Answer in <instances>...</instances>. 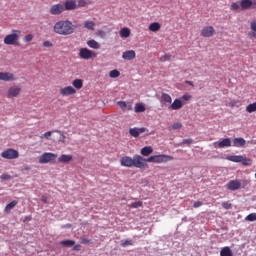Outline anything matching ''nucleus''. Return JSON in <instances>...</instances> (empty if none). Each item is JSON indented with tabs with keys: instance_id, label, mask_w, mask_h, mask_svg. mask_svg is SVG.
<instances>
[{
	"instance_id": "1",
	"label": "nucleus",
	"mask_w": 256,
	"mask_h": 256,
	"mask_svg": "<svg viewBox=\"0 0 256 256\" xmlns=\"http://www.w3.org/2000/svg\"><path fill=\"white\" fill-rule=\"evenodd\" d=\"M76 26L71 20L57 21L53 26V31L57 35H73L75 33Z\"/></svg>"
},
{
	"instance_id": "2",
	"label": "nucleus",
	"mask_w": 256,
	"mask_h": 256,
	"mask_svg": "<svg viewBox=\"0 0 256 256\" xmlns=\"http://www.w3.org/2000/svg\"><path fill=\"white\" fill-rule=\"evenodd\" d=\"M227 161H231L232 163H242L244 167H249L253 165V160L241 155H229L226 157Z\"/></svg>"
},
{
	"instance_id": "3",
	"label": "nucleus",
	"mask_w": 256,
	"mask_h": 256,
	"mask_svg": "<svg viewBox=\"0 0 256 256\" xmlns=\"http://www.w3.org/2000/svg\"><path fill=\"white\" fill-rule=\"evenodd\" d=\"M21 35L20 30H12L11 34H8L4 37L5 45H19V37Z\"/></svg>"
},
{
	"instance_id": "4",
	"label": "nucleus",
	"mask_w": 256,
	"mask_h": 256,
	"mask_svg": "<svg viewBox=\"0 0 256 256\" xmlns=\"http://www.w3.org/2000/svg\"><path fill=\"white\" fill-rule=\"evenodd\" d=\"M38 161L41 165H47V163H57V154L51 152H45L39 156Z\"/></svg>"
},
{
	"instance_id": "5",
	"label": "nucleus",
	"mask_w": 256,
	"mask_h": 256,
	"mask_svg": "<svg viewBox=\"0 0 256 256\" xmlns=\"http://www.w3.org/2000/svg\"><path fill=\"white\" fill-rule=\"evenodd\" d=\"M173 156L160 154V155H153L150 156L146 161L147 163H168V161H173Z\"/></svg>"
},
{
	"instance_id": "6",
	"label": "nucleus",
	"mask_w": 256,
	"mask_h": 256,
	"mask_svg": "<svg viewBox=\"0 0 256 256\" xmlns=\"http://www.w3.org/2000/svg\"><path fill=\"white\" fill-rule=\"evenodd\" d=\"M79 57L80 59L89 61V59H95V57H97V53L89 50V48H81L79 50Z\"/></svg>"
},
{
	"instance_id": "7",
	"label": "nucleus",
	"mask_w": 256,
	"mask_h": 256,
	"mask_svg": "<svg viewBox=\"0 0 256 256\" xmlns=\"http://www.w3.org/2000/svg\"><path fill=\"white\" fill-rule=\"evenodd\" d=\"M21 87L18 85H13L8 88L6 92V97L8 99H15V97H19L21 95Z\"/></svg>"
},
{
	"instance_id": "8",
	"label": "nucleus",
	"mask_w": 256,
	"mask_h": 256,
	"mask_svg": "<svg viewBox=\"0 0 256 256\" xmlns=\"http://www.w3.org/2000/svg\"><path fill=\"white\" fill-rule=\"evenodd\" d=\"M132 160L133 167H136L137 169H145V167H147V159L143 158L141 155H134Z\"/></svg>"
},
{
	"instance_id": "9",
	"label": "nucleus",
	"mask_w": 256,
	"mask_h": 256,
	"mask_svg": "<svg viewBox=\"0 0 256 256\" xmlns=\"http://www.w3.org/2000/svg\"><path fill=\"white\" fill-rule=\"evenodd\" d=\"M1 157L3 159H9V160L19 159V151L15 150L13 148H8L1 153Z\"/></svg>"
},
{
	"instance_id": "10",
	"label": "nucleus",
	"mask_w": 256,
	"mask_h": 256,
	"mask_svg": "<svg viewBox=\"0 0 256 256\" xmlns=\"http://www.w3.org/2000/svg\"><path fill=\"white\" fill-rule=\"evenodd\" d=\"M241 11L256 9V0H240Z\"/></svg>"
},
{
	"instance_id": "11",
	"label": "nucleus",
	"mask_w": 256,
	"mask_h": 256,
	"mask_svg": "<svg viewBox=\"0 0 256 256\" xmlns=\"http://www.w3.org/2000/svg\"><path fill=\"white\" fill-rule=\"evenodd\" d=\"M65 11V6L61 3L54 4L50 7L49 13L50 15H61Z\"/></svg>"
},
{
	"instance_id": "12",
	"label": "nucleus",
	"mask_w": 256,
	"mask_h": 256,
	"mask_svg": "<svg viewBox=\"0 0 256 256\" xmlns=\"http://www.w3.org/2000/svg\"><path fill=\"white\" fill-rule=\"evenodd\" d=\"M75 93H77V90L73 86H65L59 90L62 97H69V95H75Z\"/></svg>"
},
{
	"instance_id": "13",
	"label": "nucleus",
	"mask_w": 256,
	"mask_h": 256,
	"mask_svg": "<svg viewBox=\"0 0 256 256\" xmlns=\"http://www.w3.org/2000/svg\"><path fill=\"white\" fill-rule=\"evenodd\" d=\"M201 37H213L215 35V28L213 26H205L200 32Z\"/></svg>"
},
{
	"instance_id": "14",
	"label": "nucleus",
	"mask_w": 256,
	"mask_h": 256,
	"mask_svg": "<svg viewBox=\"0 0 256 256\" xmlns=\"http://www.w3.org/2000/svg\"><path fill=\"white\" fill-rule=\"evenodd\" d=\"M226 189H228L229 191H237V190L241 189V181H239V180H230L226 184Z\"/></svg>"
},
{
	"instance_id": "15",
	"label": "nucleus",
	"mask_w": 256,
	"mask_h": 256,
	"mask_svg": "<svg viewBox=\"0 0 256 256\" xmlns=\"http://www.w3.org/2000/svg\"><path fill=\"white\" fill-rule=\"evenodd\" d=\"M149 130L145 127H142V128H137V127H134V128H130L129 129V133L131 135V137H139V135L143 134V133H147Z\"/></svg>"
},
{
	"instance_id": "16",
	"label": "nucleus",
	"mask_w": 256,
	"mask_h": 256,
	"mask_svg": "<svg viewBox=\"0 0 256 256\" xmlns=\"http://www.w3.org/2000/svg\"><path fill=\"white\" fill-rule=\"evenodd\" d=\"M17 78L15 77V74L11 72H0V81H16Z\"/></svg>"
},
{
	"instance_id": "17",
	"label": "nucleus",
	"mask_w": 256,
	"mask_h": 256,
	"mask_svg": "<svg viewBox=\"0 0 256 256\" xmlns=\"http://www.w3.org/2000/svg\"><path fill=\"white\" fill-rule=\"evenodd\" d=\"M63 5L64 11H75V9H78L77 1L75 0H66Z\"/></svg>"
},
{
	"instance_id": "18",
	"label": "nucleus",
	"mask_w": 256,
	"mask_h": 256,
	"mask_svg": "<svg viewBox=\"0 0 256 256\" xmlns=\"http://www.w3.org/2000/svg\"><path fill=\"white\" fill-rule=\"evenodd\" d=\"M183 108V101L181 99L177 98L173 101V103L168 107V109H171V111H179V109Z\"/></svg>"
},
{
	"instance_id": "19",
	"label": "nucleus",
	"mask_w": 256,
	"mask_h": 256,
	"mask_svg": "<svg viewBox=\"0 0 256 256\" xmlns=\"http://www.w3.org/2000/svg\"><path fill=\"white\" fill-rule=\"evenodd\" d=\"M135 57H137L135 50H128V51L123 52V54H122V58L125 61H133V59H135Z\"/></svg>"
},
{
	"instance_id": "20",
	"label": "nucleus",
	"mask_w": 256,
	"mask_h": 256,
	"mask_svg": "<svg viewBox=\"0 0 256 256\" xmlns=\"http://www.w3.org/2000/svg\"><path fill=\"white\" fill-rule=\"evenodd\" d=\"M120 165L122 167H133V158L129 156H124L120 158Z\"/></svg>"
},
{
	"instance_id": "21",
	"label": "nucleus",
	"mask_w": 256,
	"mask_h": 256,
	"mask_svg": "<svg viewBox=\"0 0 256 256\" xmlns=\"http://www.w3.org/2000/svg\"><path fill=\"white\" fill-rule=\"evenodd\" d=\"M214 145H217L219 149H224V147H231V138H225L219 142H214Z\"/></svg>"
},
{
	"instance_id": "22",
	"label": "nucleus",
	"mask_w": 256,
	"mask_h": 256,
	"mask_svg": "<svg viewBox=\"0 0 256 256\" xmlns=\"http://www.w3.org/2000/svg\"><path fill=\"white\" fill-rule=\"evenodd\" d=\"M73 161V155L71 154H62L58 158V163H71Z\"/></svg>"
},
{
	"instance_id": "23",
	"label": "nucleus",
	"mask_w": 256,
	"mask_h": 256,
	"mask_svg": "<svg viewBox=\"0 0 256 256\" xmlns=\"http://www.w3.org/2000/svg\"><path fill=\"white\" fill-rule=\"evenodd\" d=\"M117 104L123 111H133V105H131V103L119 101Z\"/></svg>"
},
{
	"instance_id": "24",
	"label": "nucleus",
	"mask_w": 256,
	"mask_h": 256,
	"mask_svg": "<svg viewBox=\"0 0 256 256\" xmlns=\"http://www.w3.org/2000/svg\"><path fill=\"white\" fill-rule=\"evenodd\" d=\"M246 143L247 142L241 137L234 138L232 147H245Z\"/></svg>"
},
{
	"instance_id": "25",
	"label": "nucleus",
	"mask_w": 256,
	"mask_h": 256,
	"mask_svg": "<svg viewBox=\"0 0 256 256\" xmlns=\"http://www.w3.org/2000/svg\"><path fill=\"white\" fill-rule=\"evenodd\" d=\"M140 153L143 157H149V155L153 153V147L145 146L144 148L141 149Z\"/></svg>"
},
{
	"instance_id": "26",
	"label": "nucleus",
	"mask_w": 256,
	"mask_h": 256,
	"mask_svg": "<svg viewBox=\"0 0 256 256\" xmlns=\"http://www.w3.org/2000/svg\"><path fill=\"white\" fill-rule=\"evenodd\" d=\"M96 24L91 20H86L84 22V29H88V31H95Z\"/></svg>"
},
{
	"instance_id": "27",
	"label": "nucleus",
	"mask_w": 256,
	"mask_h": 256,
	"mask_svg": "<svg viewBox=\"0 0 256 256\" xmlns=\"http://www.w3.org/2000/svg\"><path fill=\"white\" fill-rule=\"evenodd\" d=\"M220 256H233V251L230 247L225 246L221 249Z\"/></svg>"
},
{
	"instance_id": "28",
	"label": "nucleus",
	"mask_w": 256,
	"mask_h": 256,
	"mask_svg": "<svg viewBox=\"0 0 256 256\" xmlns=\"http://www.w3.org/2000/svg\"><path fill=\"white\" fill-rule=\"evenodd\" d=\"M86 43H87L88 47H90V49H99L101 47L99 42H97L93 39L88 40Z\"/></svg>"
},
{
	"instance_id": "29",
	"label": "nucleus",
	"mask_w": 256,
	"mask_h": 256,
	"mask_svg": "<svg viewBox=\"0 0 256 256\" xmlns=\"http://www.w3.org/2000/svg\"><path fill=\"white\" fill-rule=\"evenodd\" d=\"M161 102L162 103H173V98H171V95L167 94V93H163L161 95Z\"/></svg>"
},
{
	"instance_id": "30",
	"label": "nucleus",
	"mask_w": 256,
	"mask_h": 256,
	"mask_svg": "<svg viewBox=\"0 0 256 256\" xmlns=\"http://www.w3.org/2000/svg\"><path fill=\"white\" fill-rule=\"evenodd\" d=\"M161 29V24L159 22H153L149 25V31H152L153 33H156V31H159Z\"/></svg>"
},
{
	"instance_id": "31",
	"label": "nucleus",
	"mask_w": 256,
	"mask_h": 256,
	"mask_svg": "<svg viewBox=\"0 0 256 256\" xmlns=\"http://www.w3.org/2000/svg\"><path fill=\"white\" fill-rule=\"evenodd\" d=\"M19 202L17 200H13L11 201L9 204L6 205L5 207V212L6 213H11V210L15 208V206L18 204Z\"/></svg>"
},
{
	"instance_id": "32",
	"label": "nucleus",
	"mask_w": 256,
	"mask_h": 256,
	"mask_svg": "<svg viewBox=\"0 0 256 256\" xmlns=\"http://www.w3.org/2000/svg\"><path fill=\"white\" fill-rule=\"evenodd\" d=\"M119 34L120 37L127 39L131 35V30L129 28H122Z\"/></svg>"
},
{
	"instance_id": "33",
	"label": "nucleus",
	"mask_w": 256,
	"mask_h": 256,
	"mask_svg": "<svg viewBox=\"0 0 256 256\" xmlns=\"http://www.w3.org/2000/svg\"><path fill=\"white\" fill-rule=\"evenodd\" d=\"M134 111L135 113H145V105L143 103H136Z\"/></svg>"
},
{
	"instance_id": "34",
	"label": "nucleus",
	"mask_w": 256,
	"mask_h": 256,
	"mask_svg": "<svg viewBox=\"0 0 256 256\" xmlns=\"http://www.w3.org/2000/svg\"><path fill=\"white\" fill-rule=\"evenodd\" d=\"M73 87H75V89L79 90V89H83V80L81 79H75L72 82Z\"/></svg>"
},
{
	"instance_id": "35",
	"label": "nucleus",
	"mask_w": 256,
	"mask_h": 256,
	"mask_svg": "<svg viewBox=\"0 0 256 256\" xmlns=\"http://www.w3.org/2000/svg\"><path fill=\"white\" fill-rule=\"evenodd\" d=\"M60 245H63V247H73L75 240H63L60 242Z\"/></svg>"
},
{
	"instance_id": "36",
	"label": "nucleus",
	"mask_w": 256,
	"mask_h": 256,
	"mask_svg": "<svg viewBox=\"0 0 256 256\" xmlns=\"http://www.w3.org/2000/svg\"><path fill=\"white\" fill-rule=\"evenodd\" d=\"M231 11H241V4H238L237 2H232L230 5Z\"/></svg>"
},
{
	"instance_id": "37",
	"label": "nucleus",
	"mask_w": 256,
	"mask_h": 256,
	"mask_svg": "<svg viewBox=\"0 0 256 256\" xmlns=\"http://www.w3.org/2000/svg\"><path fill=\"white\" fill-rule=\"evenodd\" d=\"M246 111H247V113H255V111H256V102H254L252 104H249L246 107Z\"/></svg>"
},
{
	"instance_id": "38",
	"label": "nucleus",
	"mask_w": 256,
	"mask_h": 256,
	"mask_svg": "<svg viewBox=\"0 0 256 256\" xmlns=\"http://www.w3.org/2000/svg\"><path fill=\"white\" fill-rule=\"evenodd\" d=\"M87 5H91V1L89 0H78L77 6L79 7H87Z\"/></svg>"
},
{
	"instance_id": "39",
	"label": "nucleus",
	"mask_w": 256,
	"mask_h": 256,
	"mask_svg": "<svg viewBox=\"0 0 256 256\" xmlns=\"http://www.w3.org/2000/svg\"><path fill=\"white\" fill-rule=\"evenodd\" d=\"M131 209H139V207H143V202L138 201V202H133L129 205Z\"/></svg>"
},
{
	"instance_id": "40",
	"label": "nucleus",
	"mask_w": 256,
	"mask_h": 256,
	"mask_svg": "<svg viewBox=\"0 0 256 256\" xmlns=\"http://www.w3.org/2000/svg\"><path fill=\"white\" fill-rule=\"evenodd\" d=\"M119 75H121V72H119L118 70H112L109 73V77H111V79H117Z\"/></svg>"
},
{
	"instance_id": "41",
	"label": "nucleus",
	"mask_w": 256,
	"mask_h": 256,
	"mask_svg": "<svg viewBox=\"0 0 256 256\" xmlns=\"http://www.w3.org/2000/svg\"><path fill=\"white\" fill-rule=\"evenodd\" d=\"M245 221H250V222L256 221V213H251L248 216H246Z\"/></svg>"
},
{
	"instance_id": "42",
	"label": "nucleus",
	"mask_w": 256,
	"mask_h": 256,
	"mask_svg": "<svg viewBox=\"0 0 256 256\" xmlns=\"http://www.w3.org/2000/svg\"><path fill=\"white\" fill-rule=\"evenodd\" d=\"M241 105V102L239 100H231L229 102V107H239Z\"/></svg>"
},
{
	"instance_id": "43",
	"label": "nucleus",
	"mask_w": 256,
	"mask_h": 256,
	"mask_svg": "<svg viewBox=\"0 0 256 256\" xmlns=\"http://www.w3.org/2000/svg\"><path fill=\"white\" fill-rule=\"evenodd\" d=\"M129 245H133V240L121 241V247H129Z\"/></svg>"
},
{
	"instance_id": "44",
	"label": "nucleus",
	"mask_w": 256,
	"mask_h": 256,
	"mask_svg": "<svg viewBox=\"0 0 256 256\" xmlns=\"http://www.w3.org/2000/svg\"><path fill=\"white\" fill-rule=\"evenodd\" d=\"M222 207L223 209H232L233 205L229 201H226L222 203Z\"/></svg>"
},
{
	"instance_id": "45",
	"label": "nucleus",
	"mask_w": 256,
	"mask_h": 256,
	"mask_svg": "<svg viewBox=\"0 0 256 256\" xmlns=\"http://www.w3.org/2000/svg\"><path fill=\"white\" fill-rule=\"evenodd\" d=\"M33 34H28L24 37V41L25 43H31V41H33Z\"/></svg>"
},
{
	"instance_id": "46",
	"label": "nucleus",
	"mask_w": 256,
	"mask_h": 256,
	"mask_svg": "<svg viewBox=\"0 0 256 256\" xmlns=\"http://www.w3.org/2000/svg\"><path fill=\"white\" fill-rule=\"evenodd\" d=\"M43 47H46L47 49L53 47V42L49 41V40H46L43 42Z\"/></svg>"
},
{
	"instance_id": "47",
	"label": "nucleus",
	"mask_w": 256,
	"mask_h": 256,
	"mask_svg": "<svg viewBox=\"0 0 256 256\" xmlns=\"http://www.w3.org/2000/svg\"><path fill=\"white\" fill-rule=\"evenodd\" d=\"M181 127H183V124H181V122H176L172 125L171 129L177 130L181 129Z\"/></svg>"
},
{
	"instance_id": "48",
	"label": "nucleus",
	"mask_w": 256,
	"mask_h": 256,
	"mask_svg": "<svg viewBox=\"0 0 256 256\" xmlns=\"http://www.w3.org/2000/svg\"><path fill=\"white\" fill-rule=\"evenodd\" d=\"M51 135H53V131H48V132H45L42 136H40V138L43 139L44 137L45 139H49Z\"/></svg>"
},
{
	"instance_id": "49",
	"label": "nucleus",
	"mask_w": 256,
	"mask_h": 256,
	"mask_svg": "<svg viewBox=\"0 0 256 256\" xmlns=\"http://www.w3.org/2000/svg\"><path fill=\"white\" fill-rule=\"evenodd\" d=\"M0 179H2V181H9V179H11V175H9V174H2L0 176Z\"/></svg>"
},
{
	"instance_id": "50",
	"label": "nucleus",
	"mask_w": 256,
	"mask_h": 256,
	"mask_svg": "<svg viewBox=\"0 0 256 256\" xmlns=\"http://www.w3.org/2000/svg\"><path fill=\"white\" fill-rule=\"evenodd\" d=\"M203 205V202L201 201H195L193 204L194 209H198V207H201Z\"/></svg>"
},
{
	"instance_id": "51",
	"label": "nucleus",
	"mask_w": 256,
	"mask_h": 256,
	"mask_svg": "<svg viewBox=\"0 0 256 256\" xmlns=\"http://www.w3.org/2000/svg\"><path fill=\"white\" fill-rule=\"evenodd\" d=\"M171 59V55L165 54L163 57L160 58V61H169Z\"/></svg>"
},
{
	"instance_id": "52",
	"label": "nucleus",
	"mask_w": 256,
	"mask_h": 256,
	"mask_svg": "<svg viewBox=\"0 0 256 256\" xmlns=\"http://www.w3.org/2000/svg\"><path fill=\"white\" fill-rule=\"evenodd\" d=\"M248 37L249 39H256V32L252 30L248 33Z\"/></svg>"
},
{
	"instance_id": "53",
	"label": "nucleus",
	"mask_w": 256,
	"mask_h": 256,
	"mask_svg": "<svg viewBox=\"0 0 256 256\" xmlns=\"http://www.w3.org/2000/svg\"><path fill=\"white\" fill-rule=\"evenodd\" d=\"M250 29L256 33V21L250 23Z\"/></svg>"
},
{
	"instance_id": "54",
	"label": "nucleus",
	"mask_w": 256,
	"mask_h": 256,
	"mask_svg": "<svg viewBox=\"0 0 256 256\" xmlns=\"http://www.w3.org/2000/svg\"><path fill=\"white\" fill-rule=\"evenodd\" d=\"M97 35L98 37H101V39L105 38V31L103 30H98L97 31Z\"/></svg>"
},
{
	"instance_id": "55",
	"label": "nucleus",
	"mask_w": 256,
	"mask_h": 256,
	"mask_svg": "<svg viewBox=\"0 0 256 256\" xmlns=\"http://www.w3.org/2000/svg\"><path fill=\"white\" fill-rule=\"evenodd\" d=\"M182 99H183V101H189V100L191 99V95H189V94H184V95L182 96Z\"/></svg>"
},
{
	"instance_id": "56",
	"label": "nucleus",
	"mask_w": 256,
	"mask_h": 256,
	"mask_svg": "<svg viewBox=\"0 0 256 256\" xmlns=\"http://www.w3.org/2000/svg\"><path fill=\"white\" fill-rule=\"evenodd\" d=\"M81 243L85 244V245H89V243H91V240L87 239V238H82L81 239Z\"/></svg>"
},
{
	"instance_id": "57",
	"label": "nucleus",
	"mask_w": 256,
	"mask_h": 256,
	"mask_svg": "<svg viewBox=\"0 0 256 256\" xmlns=\"http://www.w3.org/2000/svg\"><path fill=\"white\" fill-rule=\"evenodd\" d=\"M41 201H42V203H49V198L47 196L43 195L41 198Z\"/></svg>"
},
{
	"instance_id": "58",
	"label": "nucleus",
	"mask_w": 256,
	"mask_h": 256,
	"mask_svg": "<svg viewBox=\"0 0 256 256\" xmlns=\"http://www.w3.org/2000/svg\"><path fill=\"white\" fill-rule=\"evenodd\" d=\"M73 251H81V245L76 244V245L73 247Z\"/></svg>"
},
{
	"instance_id": "59",
	"label": "nucleus",
	"mask_w": 256,
	"mask_h": 256,
	"mask_svg": "<svg viewBox=\"0 0 256 256\" xmlns=\"http://www.w3.org/2000/svg\"><path fill=\"white\" fill-rule=\"evenodd\" d=\"M183 143H187L188 145H191V143H193V139H185L183 140Z\"/></svg>"
},
{
	"instance_id": "60",
	"label": "nucleus",
	"mask_w": 256,
	"mask_h": 256,
	"mask_svg": "<svg viewBox=\"0 0 256 256\" xmlns=\"http://www.w3.org/2000/svg\"><path fill=\"white\" fill-rule=\"evenodd\" d=\"M73 226L71 224H66L62 226V229H71Z\"/></svg>"
},
{
	"instance_id": "61",
	"label": "nucleus",
	"mask_w": 256,
	"mask_h": 256,
	"mask_svg": "<svg viewBox=\"0 0 256 256\" xmlns=\"http://www.w3.org/2000/svg\"><path fill=\"white\" fill-rule=\"evenodd\" d=\"M60 141H62V143H65V135L61 134Z\"/></svg>"
},
{
	"instance_id": "62",
	"label": "nucleus",
	"mask_w": 256,
	"mask_h": 256,
	"mask_svg": "<svg viewBox=\"0 0 256 256\" xmlns=\"http://www.w3.org/2000/svg\"><path fill=\"white\" fill-rule=\"evenodd\" d=\"M187 85H191V87H194L193 81H186Z\"/></svg>"
},
{
	"instance_id": "63",
	"label": "nucleus",
	"mask_w": 256,
	"mask_h": 256,
	"mask_svg": "<svg viewBox=\"0 0 256 256\" xmlns=\"http://www.w3.org/2000/svg\"><path fill=\"white\" fill-rule=\"evenodd\" d=\"M24 221H31V216H26Z\"/></svg>"
},
{
	"instance_id": "64",
	"label": "nucleus",
	"mask_w": 256,
	"mask_h": 256,
	"mask_svg": "<svg viewBox=\"0 0 256 256\" xmlns=\"http://www.w3.org/2000/svg\"><path fill=\"white\" fill-rule=\"evenodd\" d=\"M31 170V167L27 166L25 167V171H30Z\"/></svg>"
}]
</instances>
